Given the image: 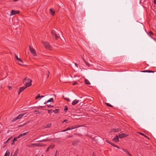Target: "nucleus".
I'll use <instances>...</instances> for the list:
<instances>
[{
    "label": "nucleus",
    "instance_id": "1",
    "mask_svg": "<svg viewBox=\"0 0 156 156\" xmlns=\"http://www.w3.org/2000/svg\"><path fill=\"white\" fill-rule=\"evenodd\" d=\"M31 82L32 80L30 79L26 78L23 80V83L25 86L27 87L30 86L32 85L31 83Z\"/></svg>",
    "mask_w": 156,
    "mask_h": 156
},
{
    "label": "nucleus",
    "instance_id": "2",
    "mask_svg": "<svg viewBox=\"0 0 156 156\" xmlns=\"http://www.w3.org/2000/svg\"><path fill=\"white\" fill-rule=\"evenodd\" d=\"M42 43L43 44L45 48H46L50 50L51 49V47L50 45L47 42H44L42 41Z\"/></svg>",
    "mask_w": 156,
    "mask_h": 156
},
{
    "label": "nucleus",
    "instance_id": "3",
    "mask_svg": "<svg viewBox=\"0 0 156 156\" xmlns=\"http://www.w3.org/2000/svg\"><path fill=\"white\" fill-rule=\"evenodd\" d=\"M30 51L31 53L34 56H36L37 54L35 50L30 46H29Z\"/></svg>",
    "mask_w": 156,
    "mask_h": 156
},
{
    "label": "nucleus",
    "instance_id": "4",
    "mask_svg": "<svg viewBox=\"0 0 156 156\" xmlns=\"http://www.w3.org/2000/svg\"><path fill=\"white\" fill-rule=\"evenodd\" d=\"M25 113H21L16 118H15L13 120H12V121H15L17 119H21L25 114Z\"/></svg>",
    "mask_w": 156,
    "mask_h": 156
},
{
    "label": "nucleus",
    "instance_id": "5",
    "mask_svg": "<svg viewBox=\"0 0 156 156\" xmlns=\"http://www.w3.org/2000/svg\"><path fill=\"white\" fill-rule=\"evenodd\" d=\"M27 87L26 86H23L22 87H21L20 88L19 91L18 93V94H20L21 92H22L23 90L25 89Z\"/></svg>",
    "mask_w": 156,
    "mask_h": 156
},
{
    "label": "nucleus",
    "instance_id": "6",
    "mask_svg": "<svg viewBox=\"0 0 156 156\" xmlns=\"http://www.w3.org/2000/svg\"><path fill=\"white\" fill-rule=\"evenodd\" d=\"M19 13V11H15L14 10H12L11 11L10 15L12 16L14 15L17 14Z\"/></svg>",
    "mask_w": 156,
    "mask_h": 156
},
{
    "label": "nucleus",
    "instance_id": "7",
    "mask_svg": "<svg viewBox=\"0 0 156 156\" xmlns=\"http://www.w3.org/2000/svg\"><path fill=\"white\" fill-rule=\"evenodd\" d=\"M51 34L54 37H55L56 39H57L58 38V36L55 33V32L54 31H51Z\"/></svg>",
    "mask_w": 156,
    "mask_h": 156
},
{
    "label": "nucleus",
    "instance_id": "8",
    "mask_svg": "<svg viewBox=\"0 0 156 156\" xmlns=\"http://www.w3.org/2000/svg\"><path fill=\"white\" fill-rule=\"evenodd\" d=\"M127 136V135H126L125 133H124L119 134L118 136L120 138L125 137Z\"/></svg>",
    "mask_w": 156,
    "mask_h": 156
},
{
    "label": "nucleus",
    "instance_id": "9",
    "mask_svg": "<svg viewBox=\"0 0 156 156\" xmlns=\"http://www.w3.org/2000/svg\"><path fill=\"white\" fill-rule=\"evenodd\" d=\"M50 13V14L52 16H54L55 14V11L52 9H49Z\"/></svg>",
    "mask_w": 156,
    "mask_h": 156
},
{
    "label": "nucleus",
    "instance_id": "10",
    "mask_svg": "<svg viewBox=\"0 0 156 156\" xmlns=\"http://www.w3.org/2000/svg\"><path fill=\"white\" fill-rule=\"evenodd\" d=\"M79 102V100L77 99H75L72 102V105H74L77 104Z\"/></svg>",
    "mask_w": 156,
    "mask_h": 156
},
{
    "label": "nucleus",
    "instance_id": "11",
    "mask_svg": "<svg viewBox=\"0 0 156 156\" xmlns=\"http://www.w3.org/2000/svg\"><path fill=\"white\" fill-rule=\"evenodd\" d=\"M17 62L18 64L20 65H23V62L22 60L21 59H20L17 61Z\"/></svg>",
    "mask_w": 156,
    "mask_h": 156
},
{
    "label": "nucleus",
    "instance_id": "12",
    "mask_svg": "<svg viewBox=\"0 0 156 156\" xmlns=\"http://www.w3.org/2000/svg\"><path fill=\"white\" fill-rule=\"evenodd\" d=\"M118 136L116 135L113 139V140L115 142H118L119 141Z\"/></svg>",
    "mask_w": 156,
    "mask_h": 156
},
{
    "label": "nucleus",
    "instance_id": "13",
    "mask_svg": "<svg viewBox=\"0 0 156 156\" xmlns=\"http://www.w3.org/2000/svg\"><path fill=\"white\" fill-rule=\"evenodd\" d=\"M79 143V141L78 140H74L73 141L72 144L74 146H76Z\"/></svg>",
    "mask_w": 156,
    "mask_h": 156
},
{
    "label": "nucleus",
    "instance_id": "14",
    "mask_svg": "<svg viewBox=\"0 0 156 156\" xmlns=\"http://www.w3.org/2000/svg\"><path fill=\"white\" fill-rule=\"evenodd\" d=\"M147 34L151 38H152L154 40H156V39L154 38H152L151 36V35H153V33L151 31H149L148 33H147Z\"/></svg>",
    "mask_w": 156,
    "mask_h": 156
},
{
    "label": "nucleus",
    "instance_id": "15",
    "mask_svg": "<svg viewBox=\"0 0 156 156\" xmlns=\"http://www.w3.org/2000/svg\"><path fill=\"white\" fill-rule=\"evenodd\" d=\"M29 132H25V133H23V134H20V135H19L18 136V138H20L21 137L23 136H24L27 133H28Z\"/></svg>",
    "mask_w": 156,
    "mask_h": 156
},
{
    "label": "nucleus",
    "instance_id": "16",
    "mask_svg": "<svg viewBox=\"0 0 156 156\" xmlns=\"http://www.w3.org/2000/svg\"><path fill=\"white\" fill-rule=\"evenodd\" d=\"M123 151L124 152L126 153L127 154L126 155H130V156H132L130 154V153L126 149H123Z\"/></svg>",
    "mask_w": 156,
    "mask_h": 156
},
{
    "label": "nucleus",
    "instance_id": "17",
    "mask_svg": "<svg viewBox=\"0 0 156 156\" xmlns=\"http://www.w3.org/2000/svg\"><path fill=\"white\" fill-rule=\"evenodd\" d=\"M119 131V129H112V130L111 131H112V132H118Z\"/></svg>",
    "mask_w": 156,
    "mask_h": 156
},
{
    "label": "nucleus",
    "instance_id": "18",
    "mask_svg": "<svg viewBox=\"0 0 156 156\" xmlns=\"http://www.w3.org/2000/svg\"><path fill=\"white\" fill-rule=\"evenodd\" d=\"M85 83L87 84H90V83L89 82V81L87 79H85Z\"/></svg>",
    "mask_w": 156,
    "mask_h": 156
},
{
    "label": "nucleus",
    "instance_id": "19",
    "mask_svg": "<svg viewBox=\"0 0 156 156\" xmlns=\"http://www.w3.org/2000/svg\"><path fill=\"white\" fill-rule=\"evenodd\" d=\"M110 144H111L112 146L114 147H115L117 148H118V149H119L120 148L119 147L116 145L115 144H113V143H109Z\"/></svg>",
    "mask_w": 156,
    "mask_h": 156
},
{
    "label": "nucleus",
    "instance_id": "20",
    "mask_svg": "<svg viewBox=\"0 0 156 156\" xmlns=\"http://www.w3.org/2000/svg\"><path fill=\"white\" fill-rule=\"evenodd\" d=\"M10 155V152L9 151H7L4 156H9Z\"/></svg>",
    "mask_w": 156,
    "mask_h": 156
},
{
    "label": "nucleus",
    "instance_id": "21",
    "mask_svg": "<svg viewBox=\"0 0 156 156\" xmlns=\"http://www.w3.org/2000/svg\"><path fill=\"white\" fill-rule=\"evenodd\" d=\"M19 152V150L18 149H17L15 152V153L14 154L13 156H16L17 155V154Z\"/></svg>",
    "mask_w": 156,
    "mask_h": 156
},
{
    "label": "nucleus",
    "instance_id": "22",
    "mask_svg": "<svg viewBox=\"0 0 156 156\" xmlns=\"http://www.w3.org/2000/svg\"><path fill=\"white\" fill-rule=\"evenodd\" d=\"M54 102L53 99L52 98H51L50 99H49V100H48L46 101V102L48 103V102Z\"/></svg>",
    "mask_w": 156,
    "mask_h": 156
},
{
    "label": "nucleus",
    "instance_id": "23",
    "mask_svg": "<svg viewBox=\"0 0 156 156\" xmlns=\"http://www.w3.org/2000/svg\"><path fill=\"white\" fill-rule=\"evenodd\" d=\"M51 126V123H49L48 124H47L44 127V128H49Z\"/></svg>",
    "mask_w": 156,
    "mask_h": 156
},
{
    "label": "nucleus",
    "instance_id": "24",
    "mask_svg": "<svg viewBox=\"0 0 156 156\" xmlns=\"http://www.w3.org/2000/svg\"><path fill=\"white\" fill-rule=\"evenodd\" d=\"M49 140L48 139H44L41 140H40L38 141L39 142H45V141H48Z\"/></svg>",
    "mask_w": 156,
    "mask_h": 156
},
{
    "label": "nucleus",
    "instance_id": "25",
    "mask_svg": "<svg viewBox=\"0 0 156 156\" xmlns=\"http://www.w3.org/2000/svg\"><path fill=\"white\" fill-rule=\"evenodd\" d=\"M83 126V125L79 126L78 125H75L74 126V128H75V129L76 128L79 127L80 126Z\"/></svg>",
    "mask_w": 156,
    "mask_h": 156
},
{
    "label": "nucleus",
    "instance_id": "26",
    "mask_svg": "<svg viewBox=\"0 0 156 156\" xmlns=\"http://www.w3.org/2000/svg\"><path fill=\"white\" fill-rule=\"evenodd\" d=\"M53 111L55 113H57L59 112V110L58 109H55Z\"/></svg>",
    "mask_w": 156,
    "mask_h": 156
},
{
    "label": "nucleus",
    "instance_id": "27",
    "mask_svg": "<svg viewBox=\"0 0 156 156\" xmlns=\"http://www.w3.org/2000/svg\"><path fill=\"white\" fill-rule=\"evenodd\" d=\"M54 147H55L54 145L51 144V145H50L49 147V148L50 149V148H54Z\"/></svg>",
    "mask_w": 156,
    "mask_h": 156
},
{
    "label": "nucleus",
    "instance_id": "28",
    "mask_svg": "<svg viewBox=\"0 0 156 156\" xmlns=\"http://www.w3.org/2000/svg\"><path fill=\"white\" fill-rule=\"evenodd\" d=\"M106 104L108 106H109L110 107H113V106L112 105L110 104L109 103H106Z\"/></svg>",
    "mask_w": 156,
    "mask_h": 156
},
{
    "label": "nucleus",
    "instance_id": "29",
    "mask_svg": "<svg viewBox=\"0 0 156 156\" xmlns=\"http://www.w3.org/2000/svg\"><path fill=\"white\" fill-rule=\"evenodd\" d=\"M64 108H64V111H65V112H66V111L68 110V108L67 107V106H65Z\"/></svg>",
    "mask_w": 156,
    "mask_h": 156
},
{
    "label": "nucleus",
    "instance_id": "30",
    "mask_svg": "<svg viewBox=\"0 0 156 156\" xmlns=\"http://www.w3.org/2000/svg\"><path fill=\"white\" fill-rule=\"evenodd\" d=\"M11 138L12 137H11L9 138L6 141L4 142V144H6V143H7L9 140H11Z\"/></svg>",
    "mask_w": 156,
    "mask_h": 156
},
{
    "label": "nucleus",
    "instance_id": "31",
    "mask_svg": "<svg viewBox=\"0 0 156 156\" xmlns=\"http://www.w3.org/2000/svg\"><path fill=\"white\" fill-rule=\"evenodd\" d=\"M149 70H145L141 71V72L145 73V72H147L149 73Z\"/></svg>",
    "mask_w": 156,
    "mask_h": 156
},
{
    "label": "nucleus",
    "instance_id": "32",
    "mask_svg": "<svg viewBox=\"0 0 156 156\" xmlns=\"http://www.w3.org/2000/svg\"><path fill=\"white\" fill-rule=\"evenodd\" d=\"M41 97V96L40 95V94H38V95H37V96L36 97V99H38L40 97Z\"/></svg>",
    "mask_w": 156,
    "mask_h": 156
},
{
    "label": "nucleus",
    "instance_id": "33",
    "mask_svg": "<svg viewBox=\"0 0 156 156\" xmlns=\"http://www.w3.org/2000/svg\"><path fill=\"white\" fill-rule=\"evenodd\" d=\"M43 146V144H37V147H41Z\"/></svg>",
    "mask_w": 156,
    "mask_h": 156
},
{
    "label": "nucleus",
    "instance_id": "34",
    "mask_svg": "<svg viewBox=\"0 0 156 156\" xmlns=\"http://www.w3.org/2000/svg\"><path fill=\"white\" fill-rule=\"evenodd\" d=\"M32 145H33L34 146L37 147V144H36V143L33 144H32Z\"/></svg>",
    "mask_w": 156,
    "mask_h": 156
},
{
    "label": "nucleus",
    "instance_id": "35",
    "mask_svg": "<svg viewBox=\"0 0 156 156\" xmlns=\"http://www.w3.org/2000/svg\"><path fill=\"white\" fill-rule=\"evenodd\" d=\"M15 58H16L17 59V61L20 58H19L18 57V56L16 55H15Z\"/></svg>",
    "mask_w": 156,
    "mask_h": 156
},
{
    "label": "nucleus",
    "instance_id": "36",
    "mask_svg": "<svg viewBox=\"0 0 156 156\" xmlns=\"http://www.w3.org/2000/svg\"><path fill=\"white\" fill-rule=\"evenodd\" d=\"M18 138H18V137H16V138H15L14 139V140H13V142H14L15 141L17 140V139H18Z\"/></svg>",
    "mask_w": 156,
    "mask_h": 156
},
{
    "label": "nucleus",
    "instance_id": "37",
    "mask_svg": "<svg viewBox=\"0 0 156 156\" xmlns=\"http://www.w3.org/2000/svg\"><path fill=\"white\" fill-rule=\"evenodd\" d=\"M34 112H35V114H37L39 113V111H37V110L35 111Z\"/></svg>",
    "mask_w": 156,
    "mask_h": 156
},
{
    "label": "nucleus",
    "instance_id": "38",
    "mask_svg": "<svg viewBox=\"0 0 156 156\" xmlns=\"http://www.w3.org/2000/svg\"><path fill=\"white\" fill-rule=\"evenodd\" d=\"M85 63L86 64L87 66L88 67H89V66H90V64H89V63H87V62H85Z\"/></svg>",
    "mask_w": 156,
    "mask_h": 156
},
{
    "label": "nucleus",
    "instance_id": "39",
    "mask_svg": "<svg viewBox=\"0 0 156 156\" xmlns=\"http://www.w3.org/2000/svg\"><path fill=\"white\" fill-rule=\"evenodd\" d=\"M28 123V122H26L25 123H24V124H23V125H20L19 126H23V125H24L26 124H27V123Z\"/></svg>",
    "mask_w": 156,
    "mask_h": 156
},
{
    "label": "nucleus",
    "instance_id": "40",
    "mask_svg": "<svg viewBox=\"0 0 156 156\" xmlns=\"http://www.w3.org/2000/svg\"><path fill=\"white\" fill-rule=\"evenodd\" d=\"M8 89H9V90H11V89H12V87H10V86H8Z\"/></svg>",
    "mask_w": 156,
    "mask_h": 156
},
{
    "label": "nucleus",
    "instance_id": "41",
    "mask_svg": "<svg viewBox=\"0 0 156 156\" xmlns=\"http://www.w3.org/2000/svg\"><path fill=\"white\" fill-rule=\"evenodd\" d=\"M140 134V135H142L143 136H145V134H144V133H139Z\"/></svg>",
    "mask_w": 156,
    "mask_h": 156
},
{
    "label": "nucleus",
    "instance_id": "42",
    "mask_svg": "<svg viewBox=\"0 0 156 156\" xmlns=\"http://www.w3.org/2000/svg\"><path fill=\"white\" fill-rule=\"evenodd\" d=\"M49 149H50L49 147H48L47 148V150H46V151H48L49 150Z\"/></svg>",
    "mask_w": 156,
    "mask_h": 156
},
{
    "label": "nucleus",
    "instance_id": "43",
    "mask_svg": "<svg viewBox=\"0 0 156 156\" xmlns=\"http://www.w3.org/2000/svg\"><path fill=\"white\" fill-rule=\"evenodd\" d=\"M70 128H71V130L73 129H75V128H74V126H72V127H70Z\"/></svg>",
    "mask_w": 156,
    "mask_h": 156
},
{
    "label": "nucleus",
    "instance_id": "44",
    "mask_svg": "<svg viewBox=\"0 0 156 156\" xmlns=\"http://www.w3.org/2000/svg\"><path fill=\"white\" fill-rule=\"evenodd\" d=\"M48 107L49 108H51L52 107H53V106L51 105H49L48 106Z\"/></svg>",
    "mask_w": 156,
    "mask_h": 156
},
{
    "label": "nucleus",
    "instance_id": "45",
    "mask_svg": "<svg viewBox=\"0 0 156 156\" xmlns=\"http://www.w3.org/2000/svg\"><path fill=\"white\" fill-rule=\"evenodd\" d=\"M71 130L70 128H68L66 129V130H67V131L68 130Z\"/></svg>",
    "mask_w": 156,
    "mask_h": 156
},
{
    "label": "nucleus",
    "instance_id": "46",
    "mask_svg": "<svg viewBox=\"0 0 156 156\" xmlns=\"http://www.w3.org/2000/svg\"><path fill=\"white\" fill-rule=\"evenodd\" d=\"M67 130H66V129H65L64 130H63L62 131V132H66V131H67Z\"/></svg>",
    "mask_w": 156,
    "mask_h": 156
},
{
    "label": "nucleus",
    "instance_id": "47",
    "mask_svg": "<svg viewBox=\"0 0 156 156\" xmlns=\"http://www.w3.org/2000/svg\"><path fill=\"white\" fill-rule=\"evenodd\" d=\"M76 83H77V82H75L73 83V85H75Z\"/></svg>",
    "mask_w": 156,
    "mask_h": 156
},
{
    "label": "nucleus",
    "instance_id": "48",
    "mask_svg": "<svg viewBox=\"0 0 156 156\" xmlns=\"http://www.w3.org/2000/svg\"><path fill=\"white\" fill-rule=\"evenodd\" d=\"M40 107L42 108V106L37 107H36V108L37 109H39L40 108Z\"/></svg>",
    "mask_w": 156,
    "mask_h": 156
},
{
    "label": "nucleus",
    "instance_id": "49",
    "mask_svg": "<svg viewBox=\"0 0 156 156\" xmlns=\"http://www.w3.org/2000/svg\"><path fill=\"white\" fill-rule=\"evenodd\" d=\"M154 3L155 4H156V0H154Z\"/></svg>",
    "mask_w": 156,
    "mask_h": 156
},
{
    "label": "nucleus",
    "instance_id": "50",
    "mask_svg": "<svg viewBox=\"0 0 156 156\" xmlns=\"http://www.w3.org/2000/svg\"><path fill=\"white\" fill-rule=\"evenodd\" d=\"M154 71L149 70V73H154Z\"/></svg>",
    "mask_w": 156,
    "mask_h": 156
},
{
    "label": "nucleus",
    "instance_id": "51",
    "mask_svg": "<svg viewBox=\"0 0 156 156\" xmlns=\"http://www.w3.org/2000/svg\"><path fill=\"white\" fill-rule=\"evenodd\" d=\"M67 100L69 102H70V99L69 98H68L67 99Z\"/></svg>",
    "mask_w": 156,
    "mask_h": 156
},
{
    "label": "nucleus",
    "instance_id": "52",
    "mask_svg": "<svg viewBox=\"0 0 156 156\" xmlns=\"http://www.w3.org/2000/svg\"><path fill=\"white\" fill-rule=\"evenodd\" d=\"M83 61H84V62L85 63V62H86L85 61V59L83 58Z\"/></svg>",
    "mask_w": 156,
    "mask_h": 156
},
{
    "label": "nucleus",
    "instance_id": "53",
    "mask_svg": "<svg viewBox=\"0 0 156 156\" xmlns=\"http://www.w3.org/2000/svg\"><path fill=\"white\" fill-rule=\"evenodd\" d=\"M44 96H45L42 95V96H41L40 97H41V98H42L44 97Z\"/></svg>",
    "mask_w": 156,
    "mask_h": 156
},
{
    "label": "nucleus",
    "instance_id": "54",
    "mask_svg": "<svg viewBox=\"0 0 156 156\" xmlns=\"http://www.w3.org/2000/svg\"><path fill=\"white\" fill-rule=\"evenodd\" d=\"M67 121V120H65L63 122H66V121Z\"/></svg>",
    "mask_w": 156,
    "mask_h": 156
},
{
    "label": "nucleus",
    "instance_id": "55",
    "mask_svg": "<svg viewBox=\"0 0 156 156\" xmlns=\"http://www.w3.org/2000/svg\"><path fill=\"white\" fill-rule=\"evenodd\" d=\"M75 65L76 66H77V63H75Z\"/></svg>",
    "mask_w": 156,
    "mask_h": 156
},
{
    "label": "nucleus",
    "instance_id": "56",
    "mask_svg": "<svg viewBox=\"0 0 156 156\" xmlns=\"http://www.w3.org/2000/svg\"><path fill=\"white\" fill-rule=\"evenodd\" d=\"M144 136L145 137L147 138H148L145 135V136Z\"/></svg>",
    "mask_w": 156,
    "mask_h": 156
},
{
    "label": "nucleus",
    "instance_id": "57",
    "mask_svg": "<svg viewBox=\"0 0 156 156\" xmlns=\"http://www.w3.org/2000/svg\"><path fill=\"white\" fill-rule=\"evenodd\" d=\"M14 142H13L12 143V144L13 145V144H14Z\"/></svg>",
    "mask_w": 156,
    "mask_h": 156
},
{
    "label": "nucleus",
    "instance_id": "58",
    "mask_svg": "<svg viewBox=\"0 0 156 156\" xmlns=\"http://www.w3.org/2000/svg\"><path fill=\"white\" fill-rule=\"evenodd\" d=\"M68 98H64V99L65 100H67V99Z\"/></svg>",
    "mask_w": 156,
    "mask_h": 156
},
{
    "label": "nucleus",
    "instance_id": "59",
    "mask_svg": "<svg viewBox=\"0 0 156 156\" xmlns=\"http://www.w3.org/2000/svg\"><path fill=\"white\" fill-rule=\"evenodd\" d=\"M73 137V136H72H72H69L68 137Z\"/></svg>",
    "mask_w": 156,
    "mask_h": 156
},
{
    "label": "nucleus",
    "instance_id": "60",
    "mask_svg": "<svg viewBox=\"0 0 156 156\" xmlns=\"http://www.w3.org/2000/svg\"><path fill=\"white\" fill-rule=\"evenodd\" d=\"M48 102H45L44 104H46Z\"/></svg>",
    "mask_w": 156,
    "mask_h": 156
},
{
    "label": "nucleus",
    "instance_id": "61",
    "mask_svg": "<svg viewBox=\"0 0 156 156\" xmlns=\"http://www.w3.org/2000/svg\"><path fill=\"white\" fill-rule=\"evenodd\" d=\"M14 0V1H18V0Z\"/></svg>",
    "mask_w": 156,
    "mask_h": 156
},
{
    "label": "nucleus",
    "instance_id": "62",
    "mask_svg": "<svg viewBox=\"0 0 156 156\" xmlns=\"http://www.w3.org/2000/svg\"><path fill=\"white\" fill-rule=\"evenodd\" d=\"M48 75H49V72H48ZM49 76V75L48 76V77Z\"/></svg>",
    "mask_w": 156,
    "mask_h": 156
},
{
    "label": "nucleus",
    "instance_id": "63",
    "mask_svg": "<svg viewBox=\"0 0 156 156\" xmlns=\"http://www.w3.org/2000/svg\"><path fill=\"white\" fill-rule=\"evenodd\" d=\"M49 110H48V113H49L50 112H49Z\"/></svg>",
    "mask_w": 156,
    "mask_h": 156
}]
</instances>
